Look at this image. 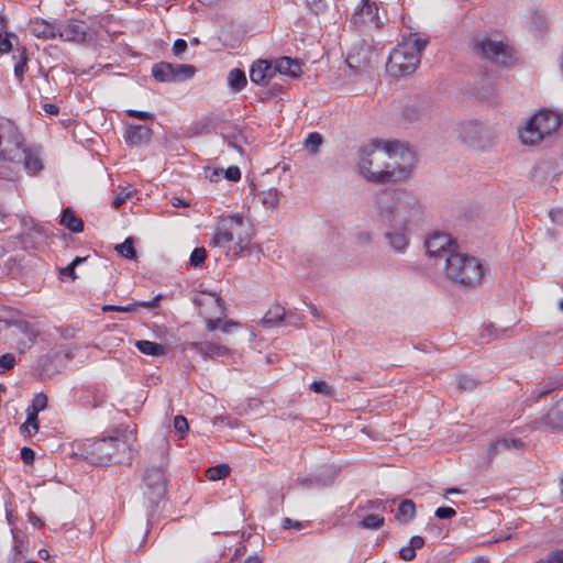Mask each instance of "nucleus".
<instances>
[{"mask_svg": "<svg viewBox=\"0 0 563 563\" xmlns=\"http://www.w3.org/2000/svg\"><path fill=\"white\" fill-rule=\"evenodd\" d=\"M174 427H175L176 431H178L181 434L187 432L188 429H189L188 421H187V419L184 416H176L175 417V419H174Z\"/></svg>", "mask_w": 563, "mask_h": 563, "instance_id": "603ef678", "label": "nucleus"}, {"mask_svg": "<svg viewBox=\"0 0 563 563\" xmlns=\"http://www.w3.org/2000/svg\"><path fill=\"white\" fill-rule=\"evenodd\" d=\"M275 74L287 75L289 77H298L301 74V65L297 59L284 56L276 60L274 65Z\"/></svg>", "mask_w": 563, "mask_h": 563, "instance_id": "b1692460", "label": "nucleus"}, {"mask_svg": "<svg viewBox=\"0 0 563 563\" xmlns=\"http://www.w3.org/2000/svg\"><path fill=\"white\" fill-rule=\"evenodd\" d=\"M60 224L66 227L73 233H79L84 230V222L78 218L70 208L62 213Z\"/></svg>", "mask_w": 563, "mask_h": 563, "instance_id": "c85d7f7f", "label": "nucleus"}, {"mask_svg": "<svg viewBox=\"0 0 563 563\" xmlns=\"http://www.w3.org/2000/svg\"><path fill=\"white\" fill-rule=\"evenodd\" d=\"M310 389L317 394L331 395L332 387H330L324 380H316L310 385Z\"/></svg>", "mask_w": 563, "mask_h": 563, "instance_id": "de8ad7c7", "label": "nucleus"}, {"mask_svg": "<svg viewBox=\"0 0 563 563\" xmlns=\"http://www.w3.org/2000/svg\"><path fill=\"white\" fill-rule=\"evenodd\" d=\"M228 84L235 92L243 90L247 84L245 73L240 68H233L228 74Z\"/></svg>", "mask_w": 563, "mask_h": 563, "instance_id": "7c9ffc66", "label": "nucleus"}, {"mask_svg": "<svg viewBox=\"0 0 563 563\" xmlns=\"http://www.w3.org/2000/svg\"><path fill=\"white\" fill-rule=\"evenodd\" d=\"M545 423L552 428L563 429V401L552 408L544 417Z\"/></svg>", "mask_w": 563, "mask_h": 563, "instance_id": "72a5a7b5", "label": "nucleus"}, {"mask_svg": "<svg viewBox=\"0 0 563 563\" xmlns=\"http://www.w3.org/2000/svg\"><path fill=\"white\" fill-rule=\"evenodd\" d=\"M134 190L123 188L113 199L112 206L114 208L121 207L132 195Z\"/></svg>", "mask_w": 563, "mask_h": 563, "instance_id": "09e8293b", "label": "nucleus"}, {"mask_svg": "<svg viewBox=\"0 0 563 563\" xmlns=\"http://www.w3.org/2000/svg\"><path fill=\"white\" fill-rule=\"evenodd\" d=\"M58 27L43 19L31 20L30 32L35 37L51 40L57 37Z\"/></svg>", "mask_w": 563, "mask_h": 563, "instance_id": "4be33fe9", "label": "nucleus"}, {"mask_svg": "<svg viewBox=\"0 0 563 563\" xmlns=\"http://www.w3.org/2000/svg\"><path fill=\"white\" fill-rule=\"evenodd\" d=\"M192 302L199 308V314L201 316L202 309L209 311H218L219 308H225L224 301L216 292L201 291L192 297Z\"/></svg>", "mask_w": 563, "mask_h": 563, "instance_id": "aec40b11", "label": "nucleus"}, {"mask_svg": "<svg viewBox=\"0 0 563 563\" xmlns=\"http://www.w3.org/2000/svg\"><path fill=\"white\" fill-rule=\"evenodd\" d=\"M474 49L477 55L501 66L514 64L512 49L501 41H494L488 37L476 40Z\"/></svg>", "mask_w": 563, "mask_h": 563, "instance_id": "9d476101", "label": "nucleus"}, {"mask_svg": "<svg viewBox=\"0 0 563 563\" xmlns=\"http://www.w3.org/2000/svg\"><path fill=\"white\" fill-rule=\"evenodd\" d=\"M233 241H235V254L246 250L251 242L250 222L239 214L224 217L219 221L211 244L224 246Z\"/></svg>", "mask_w": 563, "mask_h": 563, "instance_id": "39448f33", "label": "nucleus"}, {"mask_svg": "<svg viewBox=\"0 0 563 563\" xmlns=\"http://www.w3.org/2000/svg\"><path fill=\"white\" fill-rule=\"evenodd\" d=\"M12 163L23 164L29 174H35L43 168L38 155L26 147L22 150V156H19V158L14 159Z\"/></svg>", "mask_w": 563, "mask_h": 563, "instance_id": "a878e982", "label": "nucleus"}, {"mask_svg": "<svg viewBox=\"0 0 563 563\" xmlns=\"http://www.w3.org/2000/svg\"><path fill=\"white\" fill-rule=\"evenodd\" d=\"M360 16L367 18L371 22L375 23L376 27H378V8L374 2L369 0H362V8L357 13Z\"/></svg>", "mask_w": 563, "mask_h": 563, "instance_id": "f704fd0d", "label": "nucleus"}, {"mask_svg": "<svg viewBox=\"0 0 563 563\" xmlns=\"http://www.w3.org/2000/svg\"><path fill=\"white\" fill-rule=\"evenodd\" d=\"M86 260H87V257H80V256L75 257L66 267L59 268V274L62 276H68L73 280L77 279V275H76L75 268L79 264L85 262Z\"/></svg>", "mask_w": 563, "mask_h": 563, "instance_id": "79ce46f5", "label": "nucleus"}, {"mask_svg": "<svg viewBox=\"0 0 563 563\" xmlns=\"http://www.w3.org/2000/svg\"><path fill=\"white\" fill-rule=\"evenodd\" d=\"M196 71L192 65L161 62L153 66L152 76L159 82H180L192 78Z\"/></svg>", "mask_w": 563, "mask_h": 563, "instance_id": "9b49d317", "label": "nucleus"}, {"mask_svg": "<svg viewBox=\"0 0 563 563\" xmlns=\"http://www.w3.org/2000/svg\"><path fill=\"white\" fill-rule=\"evenodd\" d=\"M297 482L305 487H312L314 485V481L312 478L305 476H299Z\"/></svg>", "mask_w": 563, "mask_h": 563, "instance_id": "338daca9", "label": "nucleus"}, {"mask_svg": "<svg viewBox=\"0 0 563 563\" xmlns=\"http://www.w3.org/2000/svg\"><path fill=\"white\" fill-rule=\"evenodd\" d=\"M429 40L417 34H410L398 44L389 54L387 67L394 75L413 73L420 64L421 54Z\"/></svg>", "mask_w": 563, "mask_h": 563, "instance_id": "20e7f679", "label": "nucleus"}, {"mask_svg": "<svg viewBox=\"0 0 563 563\" xmlns=\"http://www.w3.org/2000/svg\"><path fill=\"white\" fill-rule=\"evenodd\" d=\"M21 459L24 463L31 464L35 459V453L31 448L24 446L21 449Z\"/></svg>", "mask_w": 563, "mask_h": 563, "instance_id": "bf43d9fd", "label": "nucleus"}, {"mask_svg": "<svg viewBox=\"0 0 563 563\" xmlns=\"http://www.w3.org/2000/svg\"><path fill=\"white\" fill-rule=\"evenodd\" d=\"M409 231L408 228L387 225L385 238L395 252L404 253L406 251L409 245Z\"/></svg>", "mask_w": 563, "mask_h": 563, "instance_id": "f3484780", "label": "nucleus"}, {"mask_svg": "<svg viewBox=\"0 0 563 563\" xmlns=\"http://www.w3.org/2000/svg\"><path fill=\"white\" fill-rule=\"evenodd\" d=\"M15 365V357L13 354L5 353L0 356V374L10 371Z\"/></svg>", "mask_w": 563, "mask_h": 563, "instance_id": "49530a36", "label": "nucleus"}, {"mask_svg": "<svg viewBox=\"0 0 563 563\" xmlns=\"http://www.w3.org/2000/svg\"><path fill=\"white\" fill-rule=\"evenodd\" d=\"M375 57V53L368 45H362L349 53L346 64L355 74H363L373 66Z\"/></svg>", "mask_w": 563, "mask_h": 563, "instance_id": "4468645a", "label": "nucleus"}, {"mask_svg": "<svg viewBox=\"0 0 563 563\" xmlns=\"http://www.w3.org/2000/svg\"><path fill=\"white\" fill-rule=\"evenodd\" d=\"M229 474L230 467L227 464H219L206 471V476L209 481H220L225 478Z\"/></svg>", "mask_w": 563, "mask_h": 563, "instance_id": "e433bc0d", "label": "nucleus"}, {"mask_svg": "<svg viewBox=\"0 0 563 563\" xmlns=\"http://www.w3.org/2000/svg\"><path fill=\"white\" fill-rule=\"evenodd\" d=\"M562 388L563 374H555L549 376L548 378L543 379L540 384H538L537 387L532 390L531 396L536 401H538L541 398L545 397L547 395L551 394L552 391L560 390Z\"/></svg>", "mask_w": 563, "mask_h": 563, "instance_id": "6ab92c4d", "label": "nucleus"}, {"mask_svg": "<svg viewBox=\"0 0 563 563\" xmlns=\"http://www.w3.org/2000/svg\"><path fill=\"white\" fill-rule=\"evenodd\" d=\"M47 406V396L43 393L35 395L32 401V406L27 408V418L26 421L22 424V432H27L31 434L30 428L33 429L34 432H37V415L41 410H44Z\"/></svg>", "mask_w": 563, "mask_h": 563, "instance_id": "dca6fc26", "label": "nucleus"}, {"mask_svg": "<svg viewBox=\"0 0 563 563\" xmlns=\"http://www.w3.org/2000/svg\"><path fill=\"white\" fill-rule=\"evenodd\" d=\"M88 25L84 21L68 20L58 26L57 36L65 42L82 43L87 38Z\"/></svg>", "mask_w": 563, "mask_h": 563, "instance_id": "2eb2a0df", "label": "nucleus"}, {"mask_svg": "<svg viewBox=\"0 0 563 563\" xmlns=\"http://www.w3.org/2000/svg\"><path fill=\"white\" fill-rule=\"evenodd\" d=\"M456 515V511L451 507H439L435 510V516L439 519H451Z\"/></svg>", "mask_w": 563, "mask_h": 563, "instance_id": "5fc2aeb1", "label": "nucleus"}, {"mask_svg": "<svg viewBox=\"0 0 563 563\" xmlns=\"http://www.w3.org/2000/svg\"><path fill=\"white\" fill-rule=\"evenodd\" d=\"M188 346L206 357H223L230 354V350L214 342H191Z\"/></svg>", "mask_w": 563, "mask_h": 563, "instance_id": "412c9836", "label": "nucleus"}, {"mask_svg": "<svg viewBox=\"0 0 563 563\" xmlns=\"http://www.w3.org/2000/svg\"><path fill=\"white\" fill-rule=\"evenodd\" d=\"M207 257V251L203 247H196L190 254V265L200 267Z\"/></svg>", "mask_w": 563, "mask_h": 563, "instance_id": "37998d69", "label": "nucleus"}, {"mask_svg": "<svg viewBox=\"0 0 563 563\" xmlns=\"http://www.w3.org/2000/svg\"><path fill=\"white\" fill-rule=\"evenodd\" d=\"M135 346L140 352L146 355L157 356L165 353V347L162 344L147 340L136 341Z\"/></svg>", "mask_w": 563, "mask_h": 563, "instance_id": "473e14b6", "label": "nucleus"}, {"mask_svg": "<svg viewBox=\"0 0 563 563\" xmlns=\"http://www.w3.org/2000/svg\"><path fill=\"white\" fill-rule=\"evenodd\" d=\"M262 203L267 208H275L279 202V192L275 188L264 190L260 194Z\"/></svg>", "mask_w": 563, "mask_h": 563, "instance_id": "4c0bfd02", "label": "nucleus"}, {"mask_svg": "<svg viewBox=\"0 0 563 563\" xmlns=\"http://www.w3.org/2000/svg\"><path fill=\"white\" fill-rule=\"evenodd\" d=\"M12 49V43L10 42L9 37H0V53L5 54L9 53Z\"/></svg>", "mask_w": 563, "mask_h": 563, "instance_id": "e2e57ef3", "label": "nucleus"}, {"mask_svg": "<svg viewBox=\"0 0 563 563\" xmlns=\"http://www.w3.org/2000/svg\"><path fill=\"white\" fill-rule=\"evenodd\" d=\"M460 390H473L476 387V380L468 376H461L457 379Z\"/></svg>", "mask_w": 563, "mask_h": 563, "instance_id": "8fccbe9b", "label": "nucleus"}, {"mask_svg": "<svg viewBox=\"0 0 563 563\" xmlns=\"http://www.w3.org/2000/svg\"><path fill=\"white\" fill-rule=\"evenodd\" d=\"M521 446H522V442L520 440H516V439H501V440L496 441L492 445V449L496 453H500V452H504V451H509V450H514V449H520Z\"/></svg>", "mask_w": 563, "mask_h": 563, "instance_id": "c9c22d12", "label": "nucleus"}, {"mask_svg": "<svg viewBox=\"0 0 563 563\" xmlns=\"http://www.w3.org/2000/svg\"><path fill=\"white\" fill-rule=\"evenodd\" d=\"M224 176L229 180L238 181L241 179V170L236 166H230L224 170Z\"/></svg>", "mask_w": 563, "mask_h": 563, "instance_id": "6e6d98bb", "label": "nucleus"}, {"mask_svg": "<svg viewBox=\"0 0 563 563\" xmlns=\"http://www.w3.org/2000/svg\"><path fill=\"white\" fill-rule=\"evenodd\" d=\"M222 173H223V169H218V168H209L208 167L205 169V176L211 183L218 181L220 179V176Z\"/></svg>", "mask_w": 563, "mask_h": 563, "instance_id": "13d9d810", "label": "nucleus"}, {"mask_svg": "<svg viewBox=\"0 0 563 563\" xmlns=\"http://www.w3.org/2000/svg\"><path fill=\"white\" fill-rule=\"evenodd\" d=\"M238 325H239V323H238V322H235V321H233V320H229V321H225V322L220 327V329H221V331H222V332L228 333V332H230V329H231L232 327H238Z\"/></svg>", "mask_w": 563, "mask_h": 563, "instance_id": "774afa93", "label": "nucleus"}, {"mask_svg": "<svg viewBox=\"0 0 563 563\" xmlns=\"http://www.w3.org/2000/svg\"><path fill=\"white\" fill-rule=\"evenodd\" d=\"M43 110L46 113L54 114V115L58 114V112H59V108L56 104H53V103H45L43 106Z\"/></svg>", "mask_w": 563, "mask_h": 563, "instance_id": "69168bd1", "label": "nucleus"}, {"mask_svg": "<svg viewBox=\"0 0 563 563\" xmlns=\"http://www.w3.org/2000/svg\"><path fill=\"white\" fill-rule=\"evenodd\" d=\"M560 125L561 117L556 112L541 110L519 130V137L526 145H536L556 131Z\"/></svg>", "mask_w": 563, "mask_h": 563, "instance_id": "6e6552de", "label": "nucleus"}, {"mask_svg": "<svg viewBox=\"0 0 563 563\" xmlns=\"http://www.w3.org/2000/svg\"><path fill=\"white\" fill-rule=\"evenodd\" d=\"M37 331L23 319H0V342L24 353L35 343Z\"/></svg>", "mask_w": 563, "mask_h": 563, "instance_id": "0eeeda50", "label": "nucleus"}, {"mask_svg": "<svg viewBox=\"0 0 563 563\" xmlns=\"http://www.w3.org/2000/svg\"><path fill=\"white\" fill-rule=\"evenodd\" d=\"M322 144V136L317 132L310 133L306 141L305 147L310 154H317L319 152V147Z\"/></svg>", "mask_w": 563, "mask_h": 563, "instance_id": "ea45409f", "label": "nucleus"}, {"mask_svg": "<svg viewBox=\"0 0 563 563\" xmlns=\"http://www.w3.org/2000/svg\"><path fill=\"white\" fill-rule=\"evenodd\" d=\"M424 544V540L420 536H415L410 539L409 545L416 551L418 549H421Z\"/></svg>", "mask_w": 563, "mask_h": 563, "instance_id": "0e129e2a", "label": "nucleus"}, {"mask_svg": "<svg viewBox=\"0 0 563 563\" xmlns=\"http://www.w3.org/2000/svg\"><path fill=\"white\" fill-rule=\"evenodd\" d=\"M12 58L14 60V76L19 82H22L29 60L25 47H18Z\"/></svg>", "mask_w": 563, "mask_h": 563, "instance_id": "bb28decb", "label": "nucleus"}, {"mask_svg": "<svg viewBox=\"0 0 563 563\" xmlns=\"http://www.w3.org/2000/svg\"><path fill=\"white\" fill-rule=\"evenodd\" d=\"M382 221L386 225L408 228L417 223L422 216L418 199L410 192L397 190L379 200Z\"/></svg>", "mask_w": 563, "mask_h": 563, "instance_id": "f03ea898", "label": "nucleus"}, {"mask_svg": "<svg viewBox=\"0 0 563 563\" xmlns=\"http://www.w3.org/2000/svg\"><path fill=\"white\" fill-rule=\"evenodd\" d=\"M358 172L372 184L401 181L411 174L410 150L399 141H372L360 150Z\"/></svg>", "mask_w": 563, "mask_h": 563, "instance_id": "f257e3e1", "label": "nucleus"}, {"mask_svg": "<svg viewBox=\"0 0 563 563\" xmlns=\"http://www.w3.org/2000/svg\"><path fill=\"white\" fill-rule=\"evenodd\" d=\"M129 438L121 440L119 434L97 439L85 445V459L93 465H108L119 461V455L130 450Z\"/></svg>", "mask_w": 563, "mask_h": 563, "instance_id": "423d86ee", "label": "nucleus"}, {"mask_svg": "<svg viewBox=\"0 0 563 563\" xmlns=\"http://www.w3.org/2000/svg\"><path fill=\"white\" fill-rule=\"evenodd\" d=\"M144 483L147 487L145 493L147 498L151 504L157 505L166 492L163 470L156 466L147 468L144 475Z\"/></svg>", "mask_w": 563, "mask_h": 563, "instance_id": "ddd939ff", "label": "nucleus"}, {"mask_svg": "<svg viewBox=\"0 0 563 563\" xmlns=\"http://www.w3.org/2000/svg\"><path fill=\"white\" fill-rule=\"evenodd\" d=\"M163 296L161 294L156 295L152 300L147 301H135L136 307L146 308L148 310L156 309L159 306V301L162 300Z\"/></svg>", "mask_w": 563, "mask_h": 563, "instance_id": "3c124183", "label": "nucleus"}, {"mask_svg": "<svg viewBox=\"0 0 563 563\" xmlns=\"http://www.w3.org/2000/svg\"><path fill=\"white\" fill-rule=\"evenodd\" d=\"M384 517L378 515H367L362 519L360 526L364 529H378L384 525Z\"/></svg>", "mask_w": 563, "mask_h": 563, "instance_id": "a19ab883", "label": "nucleus"}, {"mask_svg": "<svg viewBox=\"0 0 563 563\" xmlns=\"http://www.w3.org/2000/svg\"><path fill=\"white\" fill-rule=\"evenodd\" d=\"M399 554L405 561H412L416 558V551L410 545L402 547Z\"/></svg>", "mask_w": 563, "mask_h": 563, "instance_id": "680f3d73", "label": "nucleus"}, {"mask_svg": "<svg viewBox=\"0 0 563 563\" xmlns=\"http://www.w3.org/2000/svg\"><path fill=\"white\" fill-rule=\"evenodd\" d=\"M187 47H188V44L185 40L177 38L173 45V54L175 56H180L184 52H186Z\"/></svg>", "mask_w": 563, "mask_h": 563, "instance_id": "4d7b16f0", "label": "nucleus"}, {"mask_svg": "<svg viewBox=\"0 0 563 563\" xmlns=\"http://www.w3.org/2000/svg\"><path fill=\"white\" fill-rule=\"evenodd\" d=\"M534 563H563V549L553 550Z\"/></svg>", "mask_w": 563, "mask_h": 563, "instance_id": "a18cd8bd", "label": "nucleus"}, {"mask_svg": "<svg viewBox=\"0 0 563 563\" xmlns=\"http://www.w3.org/2000/svg\"><path fill=\"white\" fill-rule=\"evenodd\" d=\"M152 137V130L146 125H131L126 130L125 141L130 145L140 146L147 144Z\"/></svg>", "mask_w": 563, "mask_h": 563, "instance_id": "5701e85b", "label": "nucleus"}, {"mask_svg": "<svg viewBox=\"0 0 563 563\" xmlns=\"http://www.w3.org/2000/svg\"><path fill=\"white\" fill-rule=\"evenodd\" d=\"M444 272L452 283L465 288H475L482 285L486 267L479 258L455 252L446 258Z\"/></svg>", "mask_w": 563, "mask_h": 563, "instance_id": "7ed1b4c3", "label": "nucleus"}, {"mask_svg": "<svg viewBox=\"0 0 563 563\" xmlns=\"http://www.w3.org/2000/svg\"><path fill=\"white\" fill-rule=\"evenodd\" d=\"M275 76L274 66L264 59L256 60L250 69L251 81L265 86Z\"/></svg>", "mask_w": 563, "mask_h": 563, "instance_id": "a211bd4d", "label": "nucleus"}, {"mask_svg": "<svg viewBox=\"0 0 563 563\" xmlns=\"http://www.w3.org/2000/svg\"><path fill=\"white\" fill-rule=\"evenodd\" d=\"M327 7L325 0H306V8L314 15L323 13Z\"/></svg>", "mask_w": 563, "mask_h": 563, "instance_id": "c03bdc74", "label": "nucleus"}, {"mask_svg": "<svg viewBox=\"0 0 563 563\" xmlns=\"http://www.w3.org/2000/svg\"><path fill=\"white\" fill-rule=\"evenodd\" d=\"M483 126L481 123L470 121L461 126L460 137L468 145H476L482 137Z\"/></svg>", "mask_w": 563, "mask_h": 563, "instance_id": "393cba45", "label": "nucleus"}, {"mask_svg": "<svg viewBox=\"0 0 563 563\" xmlns=\"http://www.w3.org/2000/svg\"><path fill=\"white\" fill-rule=\"evenodd\" d=\"M283 528L287 530H301L303 528V523L301 521L292 520L290 518H285L283 520Z\"/></svg>", "mask_w": 563, "mask_h": 563, "instance_id": "052dcab7", "label": "nucleus"}, {"mask_svg": "<svg viewBox=\"0 0 563 563\" xmlns=\"http://www.w3.org/2000/svg\"><path fill=\"white\" fill-rule=\"evenodd\" d=\"M126 114L131 118H135L139 120H152L154 118V114L152 112L147 111H140V110H126Z\"/></svg>", "mask_w": 563, "mask_h": 563, "instance_id": "864d4df0", "label": "nucleus"}, {"mask_svg": "<svg viewBox=\"0 0 563 563\" xmlns=\"http://www.w3.org/2000/svg\"><path fill=\"white\" fill-rule=\"evenodd\" d=\"M416 516V505L411 499L402 500L397 509L396 519L400 522H409Z\"/></svg>", "mask_w": 563, "mask_h": 563, "instance_id": "c756f323", "label": "nucleus"}, {"mask_svg": "<svg viewBox=\"0 0 563 563\" xmlns=\"http://www.w3.org/2000/svg\"><path fill=\"white\" fill-rule=\"evenodd\" d=\"M456 244L445 233H435L426 241V250L430 257L444 261L455 253Z\"/></svg>", "mask_w": 563, "mask_h": 563, "instance_id": "f8f14e48", "label": "nucleus"}, {"mask_svg": "<svg viewBox=\"0 0 563 563\" xmlns=\"http://www.w3.org/2000/svg\"><path fill=\"white\" fill-rule=\"evenodd\" d=\"M285 318V308L280 305H274L268 309L265 316L261 320V324L264 328H273L279 324Z\"/></svg>", "mask_w": 563, "mask_h": 563, "instance_id": "cd10ccee", "label": "nucleus"}, {"mask_svg": "<svg viewBox=\"0 0 563 563\" xmlns=\"http://www.w3.org/2000/svg\"><path fill=\"white\" fill-rule=\"evenodd\" d=\"M201 316L206 319V327L209 331H214L219 328V323L227 316L225 308H219L218 311H209L202 309Z\"/></svg>", "mask_w": 563, "mask_h": 563, "instance_id": "2f4dec72", "label": "nucleus"}, {"mask_svg": "<svg viewBox=\"0 0 563 563\" xmlns=\"http://www.w3.org/2000/svg\"><path fill=\"white\" fill-rule=\"evenodd\" d=\"M24 139L18 126L11 120L0 122V157L13 162L22 156Z\"/></svg>", "mask_w": 563, "mask_h": 563, "instance_id": "1a4fd4ad", "label": "nucleus"}, {"mask_svg": "<svg viewBox=\"0 0 563 563\" xmlns=\"http://www.w3.org/2000/svg\"><path fill=\"white\" fill-rule=\"evenodd\" d=\"M115 250L121 256H123L128 260H133L136 256V252L133 246L132 238H128V239H125V241L123 243L118 244L115 246Z\"/></svg>", "mask_w": 563, "mask_h": 563, "instance_id": "58836bf2", "label": "nucleus"}]
</instances>
